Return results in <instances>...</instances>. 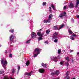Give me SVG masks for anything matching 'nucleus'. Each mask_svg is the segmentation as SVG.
<instances>
[{
  "label": "nucleus",
  "instance_id": "nucleus-1",
  "mask_svg": "<svg viewBox=\"0 0 79 79\" xmlns=\"http://www.w3.org/2000/svg\"><path fill=\"white\" fill-rule=\"evenodd\" d=\"M1 63L4 69H6V65H7L8 62H7V61H6L5 58H3L1 60Z\"/></svg>",
  "mask_w": 79,
  "mask_h": 79
},
{
  "label": "nucleus",
  "instance_id": "nucleus-2",
  "mask_svg": "<svg viewBox=\"0 0 79 79\" xmlns=\"http://www.w3.org/2000/svg\"><path fill=\"white\" fill-rule=\"evenodd\" d=\"M40 51H41V49H40L38 48H35V51L33 53L34 54H35L34 55V58H35L39 54H40Z\"/></svg>",
  "mask_w": 79,
  "mask_h": 79
},
{
  "label": "nucleus",
  "instance_id": "nucleus-3",
  "mask_svg": "<svg viewBox=\"0 0 79 79\" xmlns=\"http://www.w3.org/2000/svg\"><path fill=\"white\" fill-rule=\"evenodd\" d=\"M15 38V35H11L10 37V41L12 42H13L14 43H15V42H16V41H13Z\"/></svg>",
  "mask_w": 79,
  "mask_h": 79
},
{
  "label": "nucleus",
  "instance_id": "nucleus-4",
  "mask_svg": "<svg viewBox=\"0 0 79 79\" xmlns=\"http://www.w3.org/2000/svg\"><path fill=\"white\" fill-rule=\"evenodd\" d=\"M77 35H76L75 34H73L70 37V39L71 40H74L75 39L74 37H77Z\"/></svg>",
  "mask_w": 79,
  "mask_h": 79
},
{
  "label": "nucleus",
  "instance_id": "nucleus-5",
  "mask_svg": "<svg viewBox=\"0 0 79 79\" xmlns=\"http://www.w3.org/2000/svg\"><path fill=\"white\" fill-rule=\"evenodd\" d=\"M51 60H52L56 62L58 61V59L56 57H55L53 56H52L50 57Z\"/></svg>",
  "mask_w": 79,
  "mask_h": 79
},
{
  "label": "nucleus",
  "instance_id": "nucleus-6",
  "mask_svg": "<svg viewBox=\"0 0 79 79\" xmlns=\"http://www.w3.org/2000/svg\"><path fill=\"white\" fill-rule=\"evenodd\" d=\"M66 12H64L62 13V14H60L59 15V17L63 19V17L64 16H66Z\"/></svg>",
  "mask_w": 79,
  "mask_h": 79
},
{
  "label": "nucleus",
  "instance_id": "nucleus-7",
  "mask_svg": "<svg viewBox=\"0 0 79 79\" xmlns=\"http://www.w3.org/2000/svg\"><path fill=\"white\" fill-rule=\"evenodd\" d=\"M31 37L33 39L35 38V37L37 36L36 34L34 32H32L31 33Z\"/></svg>",
  "mask_w": 79,
  "mask_h": 79
},
{
  "label": "nucleus",
  "instance_id": "nucleus-8",
  "mask_svg": "<svg viewBox=\"0 0 79 79\" xmlns=\"http://www.w3.org/2000/svg\"><path fill=\"white\" fill-rule=\"evenodd\" d=\"M60 73V72L59 71H56V72H52L51 73V75L52 76H54L55 74L57 75H58Z\"/></svg>",
  "mask_w": 79,
  "mask_h": 79
},
{
  "label": "nucleus",
  "instance_id": "nucleus-9",
  "mask_svg": "<svg viewBox=\"0 0 79 79\" xmlns=\"http://www.w3.org/2000/svg\"><path fill=\"white\" fill-rule=\"evenodd\" d=\"M58 33L57 32L54 33L53 34L54 36H53V39H52V40H53V39H57V36H55L58 35Z\"/></svg>",
  "mask_w": 79,
  "mask_h": 79
},
{
  "label": "nucleus",
  "instance_id": "nucleus-10",
  "mask_svg": "<svg viewBox=\"0 0 79 79\" xmlns=\"http://www.w3.org/2000/svg\"><path fill=\"white\" fill-rule=\"evenodd\" d=\"M69 7L70 8H72L74 6V4L73 3H70L69 5H68Z\"/></svg>",
  "mask_w": 79,
  "mask_h": 79
},
{
  "label": "nucleus",
  "instance_id": "nucleus-11",
  "mask_svg": "<svg viewBox=\"0 0 79 79\" xmlns=\"http://www.w3.org/2000/svg\"><path fill=\"white\" fill-rule=\"evenodd\" d=\"M33 73V72L32 71L30 73H25V75H27V76H31L32 74Z\"/></svg>",
  "mask_w": 79,
  "mask_h": 79
},
{
  "label": "nucleus",
  "instance_id": "nucleus-12",
  "mask_svg": "<svg viewBox=\"0 0 79 79\" xmlns=\"http://www.w3.org/2000/svg\"><path fill=\"white\" fill-rule=\"evenodd\" d=\"M44 71L45 70L43 69H41L39 70V72L41 73H44Z\"/></svg>",
  "mask_w": 79,
  "mask_h": 79
},
{
  "label": "nucleus",
  "instance_id": "nucleus-13",
  "mask_svg": "<svg viewBox=\"0 0 79 79\" xmlns=\"http://www.w3.org/2000/svg\"><path fill=\"white\" fill-rule=\"evenodd\" d=\"M52 17H53V15L52 14H50L49 16V18L48 19L50 20V21L52 19Z\"/></svg>",
  "mask_w": 79,
  "mask_h": 79
},
{
  "label": "nucleus",
  "instance_id": "nucleus-14",
  "mask_svg": "<svg viewBox=\"0 0 79 79\" xmlns=\"http://www.w3.org/2000/svg\"><path fill=\"white\" fill-rule=\"evenodd\" d=\"M79 0H77L76 2V4L75 6V8H77V6L79 5Z\"/></svg>",
  "mask_w": 79,
  "mask_h": 79
},
{
  "label": "nucleus",
  "instance_id": "nucleus-15",
  "mask_svg": "<svg viewBox=\"0 0 79 79\" xmlns=\"http://www.w3.org/2000/svg\"><path fill=\"white\" fill-rule=\"evenodd\" d=\"M50 20L48 19V20H44V23H50Z\"/></svg>",
  "mask_w": 79,
  "mask_h": 79
},
{
  "label": "nucleus",
  "instance_id": "nucleus-16",
  "mask_svg": "<svg viewBox=\"0 0 79 79\" xmlns=\"http://www.w3.org/2000/svg\"><path fill=\"white\" fill-rule=\"evenodd\" d=\"M41 65L42 66H43L44 68H46L47 67V65L45 64H44V63H43L41 64Z\"/></svg>",
  "mask_w": 79,
  "mask_h": 79
},
{
  "label": "nucleus",
  "instance_id": "nucleus-17",
  "mask_svg": "<svg viewBox=\"0 0 79 79\" xmlns=\"http://www.w3.org/2000/svg\"><path fill=\"white\" fill-rule=\"evenodd\" d=\"M64 27V24H62L59 27V29H62V28H63Z\"/></svg>",
  "mask_w": 79,
  "mask_h": 79
},
{
  "label": "nucleus",
  "instance_id": "nucleus-18",
  "mask_svg": "<svg viewBox=\"0 0 79 79\" xmlns=\"http://www.w3.org/2000/svg\"><path fill=\"white\" fill-rule=\"evenodd\" d=\"M53 29L54 30H57V29H58V27H57V26H54Z\"/></svg>",
  "mask_w": 79,
  "mask_h": 79
},
{
  "label": "nucleus",
  "instance_id": "nucleus-19",
  "mask_svg": "<svg viewBox=\"0 0 79 79\" xmlns=\"http://www.w3.org/2000/svg\"><path fill=\"white\" fill-rule=\"evenodd\" d=\"M29 64H30V62H29V61L27 60V61L26 63V66H29Z\"/></svg>",
  "mask_w": 79,
  "mask_h": 79
},
{
  "label": "nucleus",
  "instance_id": "nucleus-20",
  "mask_svg": "<svg viewBox=\"0 0 79 79\" xmlns=\"http://www.w3.org/2000/svg\"><path fill=\"white\" fill-rule=\"evenodd\" d=\"M50 32V30H47L46 31V33L47 34H49Z\"/></svg>",
  "mask_w": 79,
  "mask_h": 79
},
{
  "label": "nucleus",
  "instance_id": "nucleus-21",
  "mask_svg": "<svg viewBox=\"0 0 79 79\" xmlns=\"http://www.w3.org/2000/svg\"><path fill=\"white\" fill-rule=\"evenodd\" d=\"M65 79H70V77H69V75H66L65 77Z\"/></svg>",
  "mask_w": 79,
  "mask_h": 79
},
{
  "label": "nucleus",
  "instance_id": "nucleus-22",
  "mask_svg": "<svg viewBox=\"0 0 79 79\" xmlns=\"http://www.w3.org/2000/svg\"><path fill=\"white\" fill-rule=\"evenodd\" d=\"M43 40V39L42 38V37H40L38 39V41H40V40Z\"/></svg>",
  "mask_w": 79,
  "mask_h": 79
},
{
  "label": "nucleus",
  "instance_id": "nucleus-23",
  "mask_svg": "<svg viewBox=\"0 0 79 79\" xmlns=\"http://www.w3.org/2000/svg\"><path fill=\"white\" fill-rule=\"evenodd\" d=\"M11 33H13V32H14V29H11L9 31Z\"/></svg>",
  "mask_w": 79,
  "mask_h": 79
},
{
  "label": "nucleus",
  "instance_id": "nucleus-24",
  "mask_svg": "<svg viewBox=\"0 0 79 79\" xmlns=\"http://www.w3.org/2000/svg\"><path fill=\"white\" fill-rule=\"evenodd\" d=\"M68 32H69V34H73V31H72L71 30H68Z\"/></svg>",
  "mask_w": 79,
  "mask_h": 79
},
{
  "label": "nucleus",
  "instance_id": "nucleus-25",
  "mask_svg": "<svg viewBox=\"0 0 79 79\" xmlns=\"http://www.w3.org/2000/svg\"><path fill=\"white\" fill-rule=\"evenodd\" d=\"M31 40H29L27 41L26 42V44H29L30 43V41H31Z\"/></svg>",
  "mask_w": 79,
  "mask_h": 79
},
{
  "label": "nucleus",
  "instance_id": "nucleus-26",
  "mask_svg": "<svg viewBox=\"0 0 79 79\" xmlns=\"http://www.w3.org/2000/svg\"><path fill=\"white\" fill-rule=\"evenodd\" d=\"M51 6L53 10H55V6H53V4H51Z\"/></svg>",
  "mask_w": 79,
  "mask_h": 79
},
{
  "label": "nucleus",
  "instance_id": "nucleus-27",
  "mask_svg": "<svg viewBox=\"0 0 79 79\" xmlns=\"http://www.w3.org/2000/svg\"><path fill=\"white\" fill-rule=\"evenodd\" d=\"M37 35L38 36H41V33L40 32H38L37 33Z\"/></svg>",
  "mask_w": 79,
  "mask_h": 79
},
{
  "label": "nucleus",
  "instance_id": "nucleus-28",
  "mask_svg": "<svg viewBox=\"0 0 79 79\" xmlns=\"http://www.w3.org/2000/svg\"><path fill=\"white\" fill-rule=\"evenodd\" d=\"M54 42H55V43H56V42H58V39H55L54 40Z\"/></svg>",
  "mask_w": 79,
  "mask_h": 79
},
{
  "label": "nucleus",
  "instance_id": "nucleus-29",
  "mask_svg": "<svg viewBox=\"0 0 79 79\" xmlns=\"http://www.w3.org/2000/svg\"><path fill=\"white\" fill-rule=\"evenodd\" d=\"M65 59H66V60H67V61H69V57H66L65 58Z\"/></svg>",
  "mask_w": 79,
  "mask_h": 79
},
{
  "label": "nucleus",
  "instance_id": "nucleus-30",
  "mask_svg": "<svg viewBox=\"0 0 79 79\" xmlns=\"http://www.w3.org/2000/svg\"><path fill=\"white\" fill-rule=\"evenodd\" d=\"M58 54H60L61 53V50L60 49H59L58 50Z\"/></svg>",
  "mask_w": 79,
  "mask_h": 79
},
{
  "label": "nucleus",
  "instance_id": "nucleus-31",
  "mask_svg": "<svg viewBox=\"0 0 79 79\" xmlns=\"http://www.w3.org/2000/svg\"><path fill=\"white\" fill-rule=\"evenodd\" d=\"M69 73H70L69 71H68L67 72V73H66V75L69 76Z\"/></svg>",
  "mask_w": 79,
  "mask_h": 79
},
{
  "label": "nucleus",
  "instance_id": "nucleus-32",
  "mask_svg": "<svg viewBox=\"0 0 79 79\" xmlns=\"http://www.w3.org/2000/svg\"><path fill=\"white\" fill-rule=\"evenodd\" d=\"M64 61L60 62V64H61V65H63V63H64Z\"/></svg>",
  "mask_w": 79,
  "mask_h": 79
},
{
  "label": "nucleus",
  "instance_id": "nucleus-33",
  "mask_svg": "<svg viewBox=\"0 0 79 79\" xmlns=\"http://www.w3.org/2000/svg\"><path fill=\"white\" fill-rule=\"evenodd\" d=\"M44 44H47L48 45L49 44H50L49 43H48V42L47 41H44Z\"/></svg>",
  "mask_w": 79,
  "mask_h": 79
},
{
  "label": "nucleus",
  "instance_id": "nucleus-34",
  "mask_svg": "<svg viewBox=\"0 0 79 79\" xmlns=\"http://www.w3.org/2000/svg\"><path fill=\"white\" fill-rule=\"evenodd\" d=\"M18 72L19 70V69H20V66L19 65L18 66Z\"/></svg>",
  "mask_w": 79,
  "mask_h": 79
},
{
  "label": "nucleus",
  "instance_id": "nucleus-35",
  "mask_svg": "<svg viewBox=\"0 0 79 79\" xmlns=\"http://www.w3.org/2000/svg\"><path fill=\"white\" fill-rule=\"evenodd\" d=\"M46 4V2H43V6H45V5Z\"/></svg>",
  "mask_w": 79,
  "mask_h": 79
},
{
  "label": "nucleus",
  "instance_id": "nucleus-36",
  "mask_svg": "<svg viewBox=\"0 0 79 79\" xmlns=\"http://www.w3.org/2000/svg\"><path fill=\"white\" fill-rule=\"evenodd\" d=\"M65 65L66 66L68 67V66H69V63H67L65 64Z\"/></svg>",
  "mask_w": 79,
  "mask_h": 79
},
{
  "label": "nucleus",
  "instance_id": "nucleus-37",
  "mask_svg": "<svg viewBox=\"0 0 79 79\" xmlns=\"http://www.w3.org/2000/svg\"><path fill=\"white\" fill-rule=\"evenodd\" d=\"M12 71V73H15V69H13Z\"/></svg>",
  "mask_w": 79,
  "mask_h": 79
},
{
  "label": "nucleus",
  "instance_id": "nucleus-38",
  "mask_svg": "<svg viewBox=\"0 0 79 79\" xmlns=\"http://www.w3.org/2000/svg\"><path fill=\"white\" fill-rule=\"evenodd\" d=\"M44 35V33H43L42 34H41V37H42L43 35Z\"/></svg>",
  "mask_w": 79,
  "mask_h": 79
},
{
  "label": "nucleus",
  "instance_id": "nucleus-39",
  "mask_svg": "<svg viewBox=\"0 0 79 79\" xmlns=\"http://www.w3.org/2000/svg\"><path fill=\"white\" fill-rule=\"evenodd\" d=\"M3 73H4V71H2L0 72V73L1 74H3Z\"/></svg>",
  "mask_w": 79,
  "mask_h": 79
},
{
  "label": "nucleus",
  "instance_id": "nucleus-40",
  "mask_svg": "<svg viewBox=\"0 0 79 79\" xmlns=\"http://www.w3.org/2000/svg\"><path fill=\"white\" fill-rule=\"evenodd\" d=\"M9 57H10L11 58L12 57V54H10L9 55Z\"/></svg>",
  "mask_w": 79,
  "mask_h": 79
},
{
  "label": "nucleus",
  "instance_id": "nucleus-41",
  "mask_svg": "<svg viewBox=\"0 0 79 79\" xmlns=\"http://www.w3.org/2000/svg\"><path fill=\"white\" fill-rule=\"evenodd\" d=\"M66 6H64V9L65 10V9H66Z\"/></svg>",
  "mask_w": 79,
  "mask_h": 79
},
{
  "label": "nucleus",
  "instance_id": "nucleus-42",
  "mask_svg": "<svg viewBox=\"0 0 79 79\" xmlns=\"http://www.w3.org/2000/svg\"><path fill=\"white\" fill-rule=\"evenodd\" d=\"M74 52V50H71L70 51V53H72V52Z\"/></svg>",
  "mask_w": 79,
  "mask_h": 79
},
{
  "label": "nucleus",
  "instance_id": "nucleus-43",
  "mask_svg": "<svg viewBox=\"0 0 79 79\" xmlns=\"http://www.w3.org/2000/svg\"><path fill=\"white\" fill-rule=\"evenodd\" d=\"M54 79H60V77H58L57 78H54Z\"/></svg>",
  "mask_w": 79,
  "mask_h": 79
},
{
  "label": "nucleus",
  "instance_id": "nucleus-44",
  "mask_svg": "<svg viewBox=\"0 0 79 79\" xmlns=\"http://www.w3.org/2000/svg\"><path fill=\"white\" fill-rule=\"evenodd\" d=\"M76 17H77V18H79V15H77Z\"/></svg>",
  "mask_w": 79,
  "mask_h": 79
},
{
  "label": "nucleus",
  "instance_id": "nucleus-45",
  "mask_svg": "<svg viewBox=\"0 0 79 79\" xmlns=\"http://www.w3.org/2000/svg\"><path fill=\"white\" fill-rule=\"evenodd\" d=\"M52 8V7H49V11H51V9Z\"/></svg>",
  "mask_w": 79,
  "mask_h": 79
},
{
  "label": "nucleus",
  "instance_id": "nucleus-46",
  "mask_svg": "<svg viewBox=\"0 0 79 79\" xmlns=\"http://www.w3.org/2000/svg\"><path fill=\"white\" fill-rule=\"evenodd\" d=\"M72 22H74V19H72Z\"/></svg>",
  "mask_w": 79,
  "mask_h": 79
},
{
  "label": "nucleus",
  "instance_id": "nucleus-47",
  "mask_svg": "<svg viewBox=\"0 0 79 79\" xmlns=\"http://www.w3.org/2000/svg\"><path fill=\"white\" fill-rule=\"evenodd\" d=\"M79 52L77 53V55H79Z\"/></svg>",
  "mask_w": 79,
  "mask_h": 79
},
{
  "label": "nucleus",
  "instance_id": "nucleus-48",
  "mask_svg": "<svg viewBox=\"0 0 79 79\" xmlns=\"http://www.w3.org/2000/svg\"><path fill=\"white\" fill-rule=\"evenodd\" d=\"M11 79H15L13 78H11Z\"/></svg>",
  "mask_w": 79,
  "mask_h": 79
},
{
  "label": "nucleus",
  "instance_id": "nucleus-49",
  "mask_svg": "<svg viewBox=\"0 0 79 79\" xmlns=\"http://www.w3.org/2000/svg\"><path fill=\"white\" fill-rule=\"evenodd\" d=\"M72 79H76V78H73Z\"/></svg>",
  "mask_w": 79,
  "mask_h": 79
},
{
  "label": "nucleus",
  "instance_id": "nucleus-50",
  "mask_svg": "<svg viewBox=\"0 0 79 79\" xmlns=\"http://www.w3.org/2000/svg\"><path fill=\"white\" fill-rule=\"evenodd\" d=\"M7 52L6 51V52H5V53H6Z\"/></svg>",
  "mask_w": 79,
  "mask_h": 79
},
{
  "label": "nucleus",
  "instance_id": "nucleus-51",
  "mask_svg": "<svg viewBox=\"0 0 79 79\" xmlns=\"http://www.w3.org/2000/svg\"><path fill=\"white\" fill-rule=\"evenodd\" d=\"M0 47H2V45L0 44Z\"/></svg>",
  "mask_w": 79,
  "mask_h": 79
},
{
  "label": "nucleus",
  "instance_id": "nucleus-52",
  "mask_svg": "<svg viewBox=\"0 0 79 79\" xmlns=\"http://www.w3.org/2000/svg\"><path fill=\"white\" fill-rule=\"evenodd\" d=\"M11 0V2H13V0Z\"/></svg>",
  "mask_w": 79,
  "mask_h": 79
},
{
  "label": "nucleus",
  "instance_id": "nucleus-53",
  "mask_svg": "<svg viewBox=\"0 0 79 79\" xmlns=\"http://www.w3.org/2000/svg\"><path fill=\"white\" fill-rule=\"evenodd\" d=\"M73 61H74L72 60V62H73Z\"/></svg>",
  "mask_w": 79,
  "mask_h": 79
},
{
  "label": "nucleus",
  "instance_id": "nucleus-54",
  "mask_svg": "<svg viewBox=\"0 0 79 79\" xmlns=\"http://www.w3.org/2000/svg\"><path fill=\"white\" fill-rule=\"evenodd\" d=\"M40 30H41V29H40Z\"/></svg>",
  "mask_w": 79,
  "mask_h": 79
},
{
  "label": "nucleus",
  "instance_id": "nucleus-55",
  "mask_svg": "<svg viewBox=\"0 0 79 79\" xmlns=\"http://www.w3.org/2000/svg\"><path fill=\"white\" fill-rule=\"evenodd\" d=\"M78 79H79V78H78Z\"/></svg>",
  "mask_w": 79,
  "mask_h": 79
}]
</instances>
